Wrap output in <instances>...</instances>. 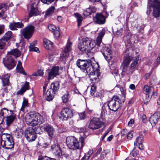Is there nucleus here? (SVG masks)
I'll return each mask as SVG.
<instances>
[{
  "mask_svg": "<svg viewBox=\"0 0 160 160\" xmlns=\"http://www.w3.org/2000/svg\"><path fill=\"white\" fill-rule=\"evenodd\" d=\"M118 88L120 91L122 97L121 100L118 96H113L111 99L108 102L107 105L110 110L116 112L120 107V104L124 102L126 93V90L120 85H117L115 88Z\"/></svg>",
  "mask_w": 160,
  "mask_h": 160,
  "instance_id": "f257e3e1",
  "label": "nucleus"
},
{
  "mask_svg": "<svg viewBox=\"0 0 160 160\" xmlns=\"http://www.w3.org/2000/svg\"><path fill=\"white\" fill-rule=\"evenodd\" d=\"M67 147L73 150L81 149L85 145V139L83 137H81L78 140L74 136L67 137L66 140Z\"/></svg>",
  "mask_w": 160,
  "mask_h": 160,
  "instance_id": "f03ea898",
  "label": "nucleus"
},
{
  "mask_svg": "<svg viewBox=\"0 0 160 160\" xmlns=\"http://www.w3.org/2000/svg\"><path fill=\"white\" fill-rule=\"evenodd\" d=\"M25 120L27 124L33 126L40 124L43 122L42 116L34 112L27 113L25 116Z\"/></svg>",
  "mask_w": 160,
  "mask_h": 160,
  "instance_id": "7ed1b4c3",
  "label": "nucleus"
},
{
  "mask_svg": "<svg viewBox=\"0 0 160 160\" xmlns=\"http://www.w3.org/2000/svg\"><path fill=\"white\" fill-rule=\"evenodd\" d=\"M96 45V42L88 38L83 39L82 42L80 43L78 48L82 52H88L92 50Z\"/></svg>",
  "mask_w": 160,
  "mask_h": 160,
  "instance_id": "20e7f679",
  "label": "nucleus"
},
{
  "mask_svg": "<svg viewBox=\"0 0 160 160\" xmlns=\"http://www.w3.org/2000/svg\"><path fill=\"white\" fill-rule=\"evenodd\" d=\"M77 66L83 72L89 73L93 71L92 62L90 60L79 59L77 61Z\"/></svg>",
  "mask_w": 160,
  "mask_h": 160,
  "instance_id": "39448f33",
  "label": "nucleus"
},
{
  "mask_svg": "<svg viewBox=\"0 0 160 160\" xmlns=\"http://www.w3.org/2000/svg\"><path fill=\"white\" fill-rule=\"evenodd\" d=\"M6 137L5 140H2L1 144L2 147L5 149H11L14 147V142L12 136L9 134H4Z\"/></svg>",
  "mask_w": 160,
  "mask_h": 160,
  "instance_id": "423d86ee",
  "label": "nucleus"
},
{
  "mask_svg": "<svg viewBox=\"0 0 160 160\" xmlns=\"http://www.w3.org/2000/svg\"><path fill=\"white\" fill-rule=\"evenodd\" d=\"M73 111L68 108H64L62 110L61 112V118L64 120H67L73 117Z\"/></svg>",
  "mask_w": 160,
  "mask_h": 160,
  "instance_id": "0eeeda50",
  "label": "nucleus"
},
{
  "mask_svg": "<svg viewBox=\"0 0 160 160\" xmlns=\"http://www.w3.org/2000/svg\"><path fill=\"white\" fill-rule=\"evenodd\" d=\"M35 27L32 25H28L22 30V34L24 38L29 39L31 38L34 31Z\"/></svg>",
  "mask_w": 160,
  "mask_h": 160,
  "instance_id": "6e6552de",
  "label": "nucleus"
},
{
  "mask_svg": "<svg viewBox=\"0 0 160 160\" xmlns=\"http://www.w3.org/2000/svg\"><path fill=\"white\" fill-rule=\"evenodd\" d=\"M72 43L68 39L67 41L66 47L60 56V60H64L66 58L68 57L69 52L72 50Z\"/></svg>",
  "mask_w": 160,
  "mask_h": 160,
  "instance_id": "1a4fd4ad",
  "label": "nucleus"
},
{
  "mask_svg": "<svg viewBox=\"0 0 160 160\" xmlns=\"http://www.w3.org/2000/svg\"><path fill=\"white\" fill-rule=\"evenodd\" d=\"M25 137L29 142H32L35 140L37 135L34 130L31 128L25 131Z\"/></svg>",
  "mask_w": 160,
  "mask_h": 160,
  "instance_id": "9d476101",
  "label": "nucleus"
},
{
  "mask_svg": "<svg viewBox=\"0 0 160 160\" xmlns=\"http://www.w3.org/2000/svg\"><path fill=\"white\" fill-rule=\"evenodd\" d=\"M101 126V123L99 118H93L90 121L88 128L92 129H96L99 128Z\"/></svg>",
  "mask_w": 160,
  "mask_h": 160,
  "instance_id": "9b49d317",
  "label": "nucleus"
},
{
  "mask_svg": "<svg viewBox=\"0 0 160 160\" xmlns=\"http://www.w3.org/2000/svg\"><path fill=\"white\" fill-rule=\"evenodd\" d=\"M59 68L58 66H54L51 70L48 71V79L49 80L53 78L57 75H59Z\"/></svg>",
  "mask_w": 160,
  "mask_h": 160,
  "instance_id": "f8f14e48",
  "label": "nucleus"
},
{
  "mask_svg": "<svg viewBox=\"0 0 160 160\" xmlns=\"http://www.w3.org/2000/svg\"><path fill=\"white\" fill-rule=\"evenodd\" d=\"M10 76V74H6L4 75H2V77H0V78L2 81V87L3 88L5 92L7 91V87L9 86L10 82L9 78Z\"/></svg>",
  "mask_w": 160,
  "mask_h": 160,
  "instance_id": "ddd939ff",
  "label": "nucleus"
},
{
  "mask_svg": "<svg viewBox=\"0 0 160 160\" xmlns=\"http://www.w3.org/2000/svg\"><path fill=\"white\" fill-rule=\"evenodd\" d=\"M89 77L90 80L93 83L98 82L99 81V77L100 74L97 70H95L93 69V71H91L89 72Z\"/></svg>",
  "mask_w": 160,
  "mask_h": 160,
  "instance_id": "4468645a",
  "label": "nucleus"
},
{
  "mask_svg": "<svg viewBox=\"0 0 160 160\" xmlns=\"http://www.w3.org/2000/svg\"><path fill=\"white\" fill-rule=\"evenodd\" d=\"M160 118V112H157L150 117L149 121L152 126H155Z\"/></svg>",
  "mask_w": 160,
  "mask_h": 160,
  "instance_id": "2eb2a0df",
  "label": "nucleus"
},
{
  "mask_svg": "<svg viewBox=\"0 0 160 160\" xmlns=\"http://www.w3.org/2000/svg\"><path fill=\"white\" fill-rule=\"evenodd\" d=\"M102 52L106 60H108L111 59L112 51L109 48L103 46L102 49Z\"/></svg>",
  "mask_w": 160,
  "mask_h": 160,
  "instance_id": "dca6fc26",
  "label": "nucleus"
},
{
  "mask_svg": "<svg viewBox=\"0 0 160 160\" xmlns=\"http://www.w3.org/2000/svg\"><path fill=\"white\" fill-rule=\"evenodd\" d=\"M16 115L13 110H10V114L6 117V124L9 126L16 119Z\"/></svg>",
  "mask_w": 160,
  "mask_h": 160,
  "instance_id": "f3484780",
  "label": "nucleus"
},
{
  "mask_svg": "<svg viewBox=\"0 0 160 160\" xmlns=\"http://www.w3.org/2000/svg\"><path fill=\"white\" fill-rule=\"evenodd\" d=\"M105 17L101 13H97L94 18V22L98 24H103L105 22Z\"/></svg>",
  "mask_w": 160,
  "mask_h": 160,
  "instance_id": "a211bd4d",
  "label": "nucleus"
},
{
  "mask_svg": "<svg viewBox=\"0 0 160 160\" xmlns=\"http://www.w3.org/2000/svg\"><path fill=\"white\" fill-rule=\"evenodd\" d=\"M51 150L58 158L61 157L62 152L58 145L54 144L51 146Z\"/></svg>",
  "mask_w": 160,
  "mask_h": 160,
  "instance_id": "6ab92c4d",
  "label": "nucleus"
},
{
  "mask_svg": "<svg viewBox=\"0 0 160 160\" xmlns=\"http://www.w3.org/2000/svg\"><path fill=\"white\" fill-rule=\"evenodd\" d=\"M4 65L8 69L13 68L16 65L14 60L11 56L8 57L7 61L4 63Z\"/></svg>",
  "mask_w": 160,
  "mask_h": 160,
  "instance_id": "aec40b11",
  "label": "nucleus"
},
{
  "mask_svg": "<svg viewBox=\"0 0 160 160\" xmlns=\"http://www.w3.org/2000/svg\"><path fill=\"white\" fill-rule=\"evenodd\" d=\"M49 29L53 32V34L56 38H58L60 35L59 28L58 27H56L53 24H49L48 25Z\"/></svg>",
  "mask_w": 160,
  "mask_h": 160,
  "instance_id": "412c9836",
  "label": "nucleus"
},
{
  "mask_svg": "<svg viewBox=\"0 0 160 160\" xmlns=\"http://www.w3.org/2000/svg\"><path fill=\"white\" fill-rule=\"evenodd\" d=\"M44 129L47 132L50 138H52L53 137L55 132V130L52 126L50 125H46L44 127Z\"/></svg>",
  "mask_w": 160,
  "mask_h": 160,
  "instance_id": "4be33fe9",
  "label": "nucleus"
},
{
  "mask_svg": "<svg viewBox=\"0 0 160 160\" xmlns=\"http://www.w3.org/2000/svg\"><path fill=\"white\" fill-rule=\"evenodd\" d=\"M9 114H10V111H9L6 108H3L0 110V124L2 122L3 118L6 117Z\"/></svg>",
  "mask_w": 160,
  "mask_h": 160,
  "instance_id": "5701e85b",
  "label": "nucleus"
},
{
  "mask_svg": "<svg viewBox=\"0 0 160 160\" xmlns=\"http://www.w3.org/2000/svg\"><path fill=\"white\" fill-rule=\"evenodd\" d=\"M55 94V92L52 91L51 90L48 89L45 95L46 99L49 101H52Z\"/></svg>",
  "mask_w": 160,
  "mask_h": 160,
  "instance_id": "b1692460",
  "label": "nucleus"
},
{
  "mask_svg": "<svg viewBox=\"0 0 160 160\" xmlns=\"http://www.w3.org/2000/svg\"><path fill=\"white\" fill-rule=\"evenodd\" d=\"M7 10V6L4 4H2L0 5V18L2 19L5 18L7 16L5 13Z\"/></svg>",
  "mask_w": 160,
  "mask_h": 160,
  "instance_id": "393cba45",
  "label": "nucleus"
},
{
  "mask_svg": "<svg viewBox=\"0 0 160 160\" xmlns=\"http://www.w3.org/2000/svg\"><path fill=\"white\" fill-rule=\"evenodd\" d=\"M105 32V30L102 29L101 31L97 37L96 39V45L97 47H99L102 41V37L104 36Z\"/></svg>",
  "mask_w": 160,
  "mask_h": 160,
  "instance_id": "a878e982",
  "label": "nucleus"
},
{
  "mask_svg": "<svg viewBox=\"0 0 160 160\" xmlns=\"http://www.w3.org/2000/svg\"><path fill=\"white\" fill-rule=\"evenodd\" d=\"M59 83L58 81H56L52 83L50 88L49 89H51L55 93L58 92L59 88Z\"/></svg>",
  "mask_w": 160,
  "mask_h": 160,
  "instance_id": "bb28decb",
  "label": "nucleus"
},
{
  "mask_svg": "<svg viewBox=\"0 0 160 160\" xmlns=\"http://www.w3.org/2000/svg\"><path fill=\"white\" fill-rule=\"evenodd\" d=\"M143 91L144 93L146 95H148L149 96L150 94L152 95L154 93V90L152 87L145 85L143 88Z\"/></svg>",
  "mask_w": 160,
  "mask_h": 160,
  "instance_id": "cd10ccee",
  "label": "nucleus"
},
{
  "mask_svg": "<svg viewBox=\"0 0 160 160\" xmlns=\"http://www.w3.org/2000/svg\"><path fill=\"white\" fill-rule=\"evenodd\" d=\"M107 107L105 105H103L102 108V111L100 116V118L102 119L103 122L106 121V116L107 115Z\"/></svg>",
  "mask_w": 160,
  "mask_h": 160,
  "instance_id": "c85d7f7f",
  "label": "nucleus"
},
{
  "mask_svg": "<svg viewBox=\"0 0 160 160\" xmlns=\"http://www.w3.org/2000/svg\"><path fill=\"white\" fill-rule=\"evenodd\" d=\"M96 10V9L94 7H90L83 12V15L87 17L91 15L92 13L95 12Z\"/></svg>",
  "mask_w": 160,
  "mask_h": 160,
  "instance_id": "c756f323",
  "label": "nucleus"
},
{
  "mask_svg": "<svg viewBox=\"0 0 160 160\" xmlns=\"http://www.w3.org/2000/svg\"><path fill=\"white\" fill-rule=\"evenodd\" d=\"M29 82H26L20 89L18 91L17 94L22 95L27 90L29 89Z\"/></svg>",
  "mask_w": 160,
  "mask_h": 160,
  "instance_id": "7c9ffc66",
  "label": "nucleus"
},
{
  "mask_svg": "<svg viewBox=\"0 0 160 160\" xmlns=\"http://www.w3.org/2000/svg\"><path fill=\"white\" fill-rule=\"evenodd\" d=\"M23 24L20 22H13L9 25V27L12 30H15L17 28H21L23 27Z\"/></svg>",
  "mask_w": 160,
  "mask_h": 160,
  "instance_id": "2f4dec72",
  "label": "nucleus"
},
{
  "mask_svg": "<svg viewBox=\"0 0 160 160\" xmlns=\"http://www.w3.org/2000/svg\"><path fill=\"white\" fill-rule=\"evenodd\" d=\"M43 42L44 46L46 49L48 50L52 48L53 43L49 40L44 39Z\"/></svg>",
  "mask_w": 160,
  "mask_h": 160,
  "instance_id": "473e14b6",
  "label": "nucleus"
},
{
  "mask_svg": "<svg viewBox=\"0 0 160 160\" xmlns=\"http://www.w3.org/2000/svg\"><path fill=\"white\" fill-rule=\"evenodd\" d=\"M12 33L11 31H8L6 32L4 35L1 38L4 41L7 42L10 40L12 36Z\"/></svg>",
  "mask_w": 160,
  "mask_h": 160,
  "instance_id": "72a5a7b5",
  "label": "nucleus"
},
{
  "mask_svg": "<svg viewBox=\"0 0 160 160\" xmlns=\"http://www.w3.org/2000/svg\"><path fill=\"white\" fill-rule=\"evenodd\" d=\"M16 69L18 72L22 73L24 75H26V73L25 72L23 68L22 67V63L20 61H19L18 62Z\"/></svg>",
  "mask_w": 160,
  "mask_h": 160,
  "instance_id": "f704fd0d",
  "label": "nucleus"
},
{
  "mask_svg": "<svg viewBox=\"0 0 160 160\" xmlns=\"http://www.w3.org/2000/svg\"><path fill=\"white\" fill-rule=\"evenodd\" d=\"M33 5L34 3L32 4L31 10L29 15V17H31L33 16L37 15L38 13V9L36 8H34Z\"/></svg>",
  "mask_w": 160,
  "mask_h": 160,
  "instance_id": "c9c22d12",
  "label": "nucleus"
},
{
  "mask_svg": "<svg viewBox=\"0 0 160 160\" xmlns=\"http://www.w3.org/2000/svg\"><path fill=\"white\" fill-rule=\"evenodd\" d=\"M37 42V41H34L30 44V46H29V51H30L37 52L38 51H39L38 48L35 47Z\"/></svg>",
  "mask_w": 160,
  "mask_h": 160,
  "instance_id": "e433bc0d",
  "label": "nucleus"
},
{
  "mask_svg": "<svg viewBox=\"0 0 160 160\" xmlns=\"http://www.w3.org/2000/svg\"><path fill=\"white\" fill-rule=\"evenodd\" d=\"M8 55H13L16 57H18L20 55L21 52L17 49H15L8 52Z\"/></svg>",
  "mask_w": 160,
  "mask_h": 160,
  "instance_id": "4c0bfd02",
  "label": "nucleus"
},
{
  "mask_svg": "<svg viewBox=\"0 0 160 160\" xmlns=\"http://www.w3.org/2000/svg\"><path fill=\"white\" fill-rule=\"evenodd\" d=\"M153 8V15L155 18L158 17L160 14V8L152 6Z\"/></svg>",
  "mask_w": 160,
  "mask_h": 160,
  "instance_id": "58836bf2",
  "label": "nucleus"
},
{
  "mask_svg": "<svg viewBox=\"0 0 160 160\" xmlns=\"http://www.w3.org/2000/svg\"><path fill=\"white\" fill-rule=\"evenodd\" d=\"M55 9V7L53 6H52L50 7L46 12V13L45 15V17H47L51 15L54 13Z\"/></svg>",
  "mask_w": 160,
  "mask_h": 160,
  "instance_id": "ea45409f",
  "label": "nucleus"
},
{
  "mask_svg": "<svg viewBox=\"0 0 160 160\" xmlns=\"http://www.w3.org/2000/svg\"><path fill=\"white\" fill-rule=\"evenodd\" d=\"M74 15L77 18L78 22V26L79 27L80 26L81 22L82 20V16L78 13H74Z\"/></svg>",
  "mask_w": 160,
  "mask_h": 160,
  "instance_id": "a19ab883",
  "label": "nucleus"
},
{
  "mask_svg": "<svg viewBox=\"0 0 160 160\" xmlns=\"http://www.w3.org/2000/svg\"><path fill=\"white\" fill-rule=\"evenodd\" d=\"M70 97L69 94L68 92H67L63 95L62 97V100L63 103H66L69 100V98Z\"/></svg>",
  "mask_w": 160,
  "mask_h": 160,
  "instance_id": "79ce46f5",
  "label": "nucleus"
},
{
  "mask_svg": "<svg viewBox=\"0 0 160 160\" xmlns=\"http://www.w3.org/2000/svg\"><path fill=\"white\" fill-rule=\"evenodd\" d=\"M139 59L138 57L136 58V59L134 61V62H132L131 65L130 67L134 71V69L138 65V61Z\"/></svg>",
  "mask_w": 160,
  "mask_h": 160,
  "instance_id": "37998d69",
  "label": "nucleus"
},
{
  "mask_svg": "<svg viewBox=\"0 0 160 160\" xmlns=\"http://www.w3.org/2000/svg\"><path fill=\"white\" fill-rule=\"evenodd\" d=\"M132 59V57L131 56H128L125 57L123 61V64L122 65L127 66L129 64Z\"/></svg>",
  "mask_w": 160,
  "mask_h": 160,
  "instance_id": "c03bdc74",
  "label": "nucleus"
},
{
  "mask_svg": "<svg viewBox=\"0 0 160 160\" xmlns=\"http://www.w3.org/2000/svg\"><path fill=\"white\" fill-rule=\"evenodd\" d=\"M128 67L127 66L122 65L120 67V69L122 70L121 75L123 76L125 75L126 74V71Z\"/></svg>",
  "mask_w": 160,
  "mask_h": 160,
  "instance_id": "a18cd8bd",
  "label": "nucleus"
},
{
  "mask_svg": "<svg viewBox=\"0 0 160 160\" xmlns=\"http://www.w3.org/2000/svg\"><path fill=\"white\" fill-rule=\"evenodd\" d=\"M28 103V100L25 99V98H24L23 100L22 103V105L20 109L21 111H22L23 112L24 111V108L25 107L27 106Z\"/></svg>",
  "mask_w": 160,
  "mask_h": 160,
  "instance_id": "49530a36",
  "label": "nucleus"
},
{
  "mask_svg": "<svg viewBox=\"0 0 160 160\" xmlns=\"http://www.w3.org/2000/svg\"><path fill=\"white\" fill-rule=\"evenodd\" d=\"M143 138L142 136H139L136 138V140L134 142V145L137 146L138 143H141L143 142Z\"/></svg>",
  "mask_w": 160,
  "mask_h": 160,
  "instance_id": "de8ad7c7",
  "label": "nucleus"
},
{
  "mask_svg": "<svg viewBox=\"0 0 160 160\" xmlns=\"http://www.w3.org/2000/svg\"><path fill=\"white\" fill-rule=\"evenodd\" d=\"M93 153L92 150H90L88 152V153L85 154L84 157L82 158L81 160H86L88 159L90 157V155Z\"/></svg>",
  "mask_w": 160,
  "mask_h": 160,
  "instance_id": "09e8293b",
  "label": "nucleus"
},
{
  "mask_svg": "<svg viewBox=\"0 0 160 160\" xmlns=\"http://www.w3.org/2000/svg\"><path fill=\"white\" fill-rule=\"evenodd\" d=\"M6 43L7 42L4 41L3 39L1 38L0 39V49H3Z\"/></svg>",
  "mask_w": 160,
  "mask_h": 160,
  "instance_id": "8fccbe9b",
  "label": "nucleus"
},
{
  "mask_svg": "<svg viewBox=\"0 0 160 160\" xmlns=\"http://www.w3.org/2000/svg\"><path fill=\"white\" fill-rule=\"evenodd\" d=\"M38 160H56L55 159L50 158L46 156H40L38 158Z\"/></svg>",
  "mask_w": 160,
  "mask_h": 160,
  "instance_id": "3c124183",
  "label": "nucleus"
},
{
  "mask_svg": "<svg viewBox=\"0 0 160 160\" xmlns=\"http://www.w3.org/2000/svg\"><path fill=\"white\" fill-rule=\"evenodd\" d=\"M43 74V71L41 69L38 70L37 72L33 74V75L36 76H41Z\"/></svg>",
  "mask_w": 160,
  "mask_h": 160,
  "instance_id": "603ef678",
  "label": "nucleus"
},
{
  "mask_svg": "<svg viewBox=\"0 0 160 160\" xmlns=\"http://www.w3.org/2000/svg\"><path fill=\"white\" fill-rule=\"evenodd\" d=\"M152 6L160 8V0H154Z\"/></svg>",
  "mask_w": 160,
  "mask_h": 160,
  "instance_id": "864d4df0",
  "label": "nucleus"
},
{
  "mask_svg": "<svg viewBox=\"0 0 160 160\" xmlns=\"http://www.w3.org/2000/svg\"><path fill=\"white\" fill-rule=\"evenodd\" d=\"M96 91V87L92 85L90 91V95L92 96L94 95Z\"/></svg>",
  "mask_w": 160,
  "mask_h": 160,
  "instance_id": "5fc2aeb1",
  "label": "nucleus"
},
{
  "mask_svg": "<svg viewBox=\"0 0 160 160\" xmlns=\"http://www.w3.org/2000/svg\"><path fill=\"white\" fill-rule=\"evenodd\" d=\"M80 119H84L86 118L85 113L84 112H82L79 114Z\"/></svg>",
  "mask_w": 160,
  "mask_h": 160,
  "instance_id": "6e6d98bb",
  "label": "nucleus"
},
{
  "mask_svg": "<svg viewBox=\"0 0 160 160\" xmlns=\"http://www.w3.org/2000/svg\"><path fill=\"white\" fill-rule=\"evenodd\" d=\"M5 29V26L3 24L0 25V35L4 32Z\"/></svg>",
  "mask_w": 160,
  "mask_h": 160,
  "instance_id": "4d7b16f0",
  "label": "nucleus"
},
{
  "mask_svg": "<svg viewBox=\"0 0 160 160\" xmlns=\"http://www.w3.org/2000/svg\"><path fill=\"white\" fill-rule=\"evenodd\" d=\"M133 71L132 69L131 68H128L127 69V70L126 71V74L127 75H130L132 74Z\"/></svg>",
  "mask_w": 160,
  "mask_h": 160,
  "instance_id": "13d9d810",
  "label": "nucleus"
},
{
  "mask_svg": "<svg viewBox=\"0 0 160 160\" xmlns=\"http://www.w3.org/2000/svg\"><path fill=\"white\" fill-rule=\"evenodd\" d=\"M127 134V129H123L121 132V135L122 136H124Z\"/></svg>",
  "mask_w": 160,
  "mask_h": 160,
  "instance_id": "bf43d9fd",
  "label": "nucleus"
},
{
  "mask_svg": "<svg viewBox=\"0 0 160 160\" xmlns=\"http://www.w3.org/2000/svg\"><path fill=\"white\" fill-rule=\"evenodd\" d=\"M156 77L155 75H153L152 76V79L151 80V82L152 84H153L156 81Z\"/></svg>",
  "mask_w": 160,
  "mask_h": 160,
  "instance_id": "052dcab7",
  "label": "nucleus"
},
{
  "mask_svg": "<svg viewBox=\"0 0 160 160\" xmlns=\"http://www.w3.org/2000/svg\"><path fill=\"white\" fill-rule=\"evenodd\" d=\"M69 155L68 153H64L63 154L62 153V155L61 156V157L58 158H63V157H64L66 158H68L69 157Z\"/></svg>",
  "mask_w": 160,
  "mask_h": 160,
  "instance_id": "680f3d73",
  "label": "nucleus"
},
{
  "mask_svg": "<svg viewBox=\"0 0 160 160\" xmlns=\"http://www.w3.org/2000/svg\"><path fill=\"white\" fill-rule=\"evenodd\" d=\"M133 133L132 132L128 133L127 135V138L128 139H130L133 137Z\"/></svg>",
  "mask_w": 160,
  "mask_h": 160,
  "instance_id": "e2e57ef3",
  "label": "nucleus"
},
{
  "mask_svg": "<svg viewBox=\"0 0 160 160\" xmlns=\"http://www.w3.org/2000/svg\"><path fill=\"white\" fill-rule=\"evenodd\" d=\"M134 120L133 119H131L130 120V121L128 122V125L131 126L132 125L134 124Z\"/></svg>",
  "mask_w": 160,
  "mask_h": 160,
  "instance_id": "0e129e2a",
  "label": "nucleus"
},
{
  "mask_svg": "<svg viewBox=\"0 0 160 160\" xmlns=\"http://www.w3.org/2000/svg\"><path fill=\"white\" fill-rule=\"evenodd\" d=\"M151 74V72H150L148 73H146L145 75V79H148L149 78Z\"/></svg>",
  "mask_w": 160,
  "mask_h": 160,
  "instance_id": "69168bd1",
  "label": "nucleus"
},
{
  "mask_svg": "<svg viewBox=\"0 0 160 160\" xmlns=\"http://www.w3.org/2000/svg\"><path fill=\"white\" fill-rule=\"evenodd\" d=\"M111 129V127H109L107 130L105 131V132L103 134L105 135V136H106L107 135V134L109 133V132L110 131Z\"/></svg>",
  "mask_w": 160,
  "mask_h": 160,
  "instance_id": "338daca9",
  "label": "nucleus"
},
{
  "mask_svg": "<svg viewBox=\"0 0 160 160\" xmlns=\"http://www.w3.org/2000/svg\"><path fill=\"white\" fill-rule=\"evenodd\" d=\"M113 74H114L115 75L117 76L118 73V70L116 68L112 72Z\"/></svg>",
  "mask_w": 160,
  "mask_h": 160,
  "instance_id": "774afa93",
  "label": "nucleus"
}]
</instances>
